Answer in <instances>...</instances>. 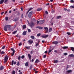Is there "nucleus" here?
Returning a JSON list of instances; mask_svg holds the SVG:
<instances>
[{"instance_id": "1", "label": "nucleus", "mask_w": 74, "mask_h": 74, "mask_svg": "<svg viewBox=\"0 0 74 74\" xmlns=\"http://www.w3.org/2000/svg\"><path fill=\"white\" fill-rule=\"evenodd\" d=\"M45 22L44 20H40L39 21H37V24H42Z\"/></svg>"}, {"instance_id": "2", "label": "nucleus", "mask_w": 74, "mask_h": 74, "mask_svg": "<svg viewBox=\"0 0 74 74\" xmlns=\"http://www.w3.org/2000/svg\"><path fill=\"white\" fill-rule=\"evenodd\" d=\"M11 26L10 25H5L4 27V29L5 31H7V28H10L11 27Z\"/></svg>"}, {"instance_id": "3", "label": "nucleus", "mask_w": 74, "mask_h": 74, "mask_svg": "<svg viewBox=\"0 0 74 74\" xmlns=\"http://www.w3.org/2000/svg\"><path fill=\"white\" fill-rule=\"evenodd\" d=\"M9 57L8 56L6 55L5 57L4 58V63H5L7 62L8 60V59Z\"/></svg>"}, {"instance_id": "4", "label": "nucleus", "mask_w": 74, "mask_h": 74, "mask_svg": "<svg viewBox=\"0 0 74 74\" xmlns=\"http://www.w3.org/2000/svg\"><path fill=\"white\" fill-rule=\"evenodd\" d=\"M34 23L32 21H31V23H30V24H29V26L31 27L32 28V27L34 26Z\"/></svg>"}, {"instance_id": "5", "label": "nucleus", "mask_w": 74, "mask_h": 74, "mask_svg": "<svg viewBox=\"0 0 74 74\" xmlns=\"http://www.w3.org/2000/svg\"><path fill=\"white\" fill-rule=\"evenodd\" d=\"M33 11H31L29 12V14H28V17L29 18H30L31 17V16H32V14L33 13Z\"/></svg>"}, {"instance_id": "6", "label": "nucleus", "mask_w": 74, "mask_h": 74, "mask_svg": "<svg viewBox=\"0 0 74 74\" xmlns=\"http://www.w3.org/2000/svg\"><path fill=\"white\" fill-rule=\"evenodd\" d=\"M49 35H42V36H41V37L42 38H46L47 37H48L49 36Z\"/></svg>"}, {"instance_id": "7", "label": "nucleus", "mask_w": 74, "mask_h": 74, "mask_svg": "<svg viewBox=\"0 0 74 74\" xmlns=\"http://www.w3.org/2000/svg\"><path fill=\"white\" fill-rule=\"evenodd\" d=\"M12 63L11 64V65L12 66H13V64L14 65H15L16 64V62H14V60H12Z\"/></svg>"}, {"instance_id": "8", "label": "nucleus", "mask_w": 74, "mask_h": 74, "mask_svg": "<svg viewBox=\"0 0 74 74\" xmlns=\"http://www.w3.org/2000/svg\"><path fill=\"white\" fill-rule=\"evenodd\" d=\"M28 58H29V60H30V62H31V60L32 58V55H30L29 54H28Z\"/></svg>"}, {"instance_id": "9", "label": "nucleus", "mask_w": 74, "mask_h": 74, "mask_svg": "<svg viewBox=\"0 0 74 74\" xmlns=\"http://www.w3.org/2000/svg\"><path fill=\"white\" fill-rule=\"evenodd\" d=\"M58 43L59 42L57 41H55L52 42V44L55 45H56V44H58Z\"/></svg>"}, {"instance_id": "10", "label": "nucleus", "mask_w": 74, "mask_h": 74, "mask_svg": "<svg viewBox=\"0 0 74 74\" xmlns=\"http://www.w3.org/2000/svg\"><path fill=\"white\" fill-rule=\"evenodd\" d=\"M72 72V71L71 70H67L66 71V73L68 74H69V73H71Z\"/></svg>"}, {"instance_id": "11", "label": "nucleus", "mask_w": 74, "mask_h": 74, "mask_svg": "<svg viewBox=\"0 0 74 74\" xmlns=\"http://www.w3.org/2000/svg\"><path fill=\"white\" fill-rule=\"evenodd\" d=\"M1 50H0V55L1 54V55H4L5 53V52L3 51H2L1 52Z\"/></svg>"}, {"instance_id": "12", "label": "nucleus", "mask_w": 74, "mask_h": 74, "mask_svg": "<svg viewBox=\"0 0 74 74\" xmlns=\"http://www.w3.org/2000/svg\"><path fill=\"white\" fill-rule=\"evenodd\" d=\"M45 31L46 32V33H47L48 32V28L47 27H44V28Z\"/></svg>"}, {"instance_id": "13", "label": "nucleus", "mask_w": 74, "mask_h": 74, "mask_svg": "<svg viewBox=\"0 0 74 74\" xmlns=\"http://www.w3.org/2000/svg\"><path fill=\"white\" fill-rule=\"evenodd\" d=\"M28 42H29V44H32L33 42V41L32 40H29Z\"/></svg>"}, {"instance_id": "14", "label": "nucleus", "mask_w": 74, "mask_h": 74, "mask_svg": "<svg viewBox=\"0 0 74 74\" xmlns=\"http://www.w3.org/2000/svg\"><path fill=\"white\" fill-rule=\"evenodd\" d=\"M4 69V67L3 66H1L0 67V70L1 71L2 70H3Z\"/></svg>"}, {"instance_id": "15", "label": "nucleus", "mask_w": 74, "mask_h": 74, "mask_svg": "<svg viewBox=\"0 0 74 74\" xmlns=\"http://www.w3.org/2000/svg\"><path fill=\"white\" fill-rule=\"evenodd\" d=\"M68 47L67 46H64L62 47V48L63 49H67V48H68Z\"/></svg>"}, {"instance_id": "16", "label": "nucleus", "mask_w": 74, "mask_h": 74, "mask_svg": "<svg viewBox=\"0 0 74 74\" xmlns=\"http://www.w3.org/2000/svg\"><path fill=\"white\" fill-rule=\"evenodd\" d=\"M69 56L71 58H74V55L73 54H71L69 55Z\"/></svg>"}, {"instance_id": "17", "label": "nucleus", "mask_w": 74, "mask_h": 74, "mask_svg": "<svg viewBox=\"0 0 74 74\" xmlns=\"http://www.w3.org/2000/svg\"><path fill=\"white\" fill-rule=\"evenodd\" d=\"M70 48L71 51H73V52H74V47H71Z\"/></svg>"}, {"instance_id": "18", "label": "nucleus", "mask_w": 74, "mask_h": 74, "mask_svg": "<svg viewBox=\"0 0 74 74\" xmlns=\"http://www.w3.org/2000/svg\"><path fill=\"white\" fill-rule=\"evenodd\" d=\"M40 62V61L38 59L36 60L35 61V63H38Z\"/></svg>"}, {"instance_id": "19", "label": "nucleus", "mask_w": 74, "mask_h": 74, "mask_svg": "<svg viewBox=\"0 0 74 74\" xmlns=\"http://www.w3.org/2000/svg\"><path fill=\"white\" fill-rule=\"evenodd\" d=\"M5 0H1L0 1V4H3L4 1Z\"/></svg>"}, {"instance_id": "20", "label": "nucleus", "mask_w": 74, "mask_h": 74, "mask_svg": "<svg viewBox=\"0 0 74 74\" xmlns=\"http://www.w3.org/2000/svg\"><path fill=\"white\" fill-rule=\"evenodd\" d=\"M26 31H24L23 33V35H25L26 34Z\"/></svg>"}, {"instance_id": "21", "label": "nucleus", "mask_w": 74, "mask_h": 74, "mask_svg": "<svg viewBox=\"0 0 74 74\" xmlns=\"http://www.w3.org/2000/svg\"><path fill=\"white\" fill-rule=\"evenodd\" d=\"M61 17V16H57L56 17L57 19H60V18Z\"/></svg>"}, {"instance_id": "22", "label": "nucleus", "mask_w": 74, "mask_h": 74, "mask_svg": "<svg viewBox=\"0 0 74 74\" xmlns=\"http://www.w3.org/2000/svg\"><path fill=\"white\" fill-rule=\"evenodd\" d=\"M36 28H38L40 29H42L43 27H36Z\"/></svg>"}, {"instance_id": "23", "label": "nucleus", "mask_w": 74, "mask_h": 74, "mask_svg": "<svg viewBox=\"0 0 74 74\" xmlns=\"http://www.w3.org/2000/svg\"><path fill=\"white\" fill-rule=\"evenodd\" d=\"M58 62V61L57 60H55L54 62V63L55 64H56Z\"/></svg>"}, {"instance_id": "24", "label": "nucleus", "mask_w": 74, "mask_h": 74, "mask_svg": "<svg viewBox=\"0 0 74 74\" xmlns=\"http://www.w3.org/2000/svg\"><path fill=\"white\" fill-rule=\"evenodd\" d=\"M11 50L12 51H13V53H15V50H14V49L13 48H11Z\"/></svg>"}, {"instance_id": "25", "label": "nucleus", "mask_w": 74, "mask_h": 74, "mask_svg": "<svg viewBox=\"0 0 74 74\" xmlns=\"http://www.w3.org/2000/svg\"><path fill=\"white\" fill-rule=\"evenodd\" d=\"M23 29H25L26 28V26L25 25H24L23 26Z\"/></svg>"}, {"instance_id": "26", "label": "nucleus", "mask_w": 74, "mask_h": 74, "mask_svg": "<svg viewBox=\"0 0 74 74\" xmlns=\"http://www.w3.org/2000/svg\"><path fill=\"white\" fill-rule=\"evenodd\" d=\"M31 38L33 39H35V37L33 36H31Z\"/></svg>"}, {"instance_id": "27", "label": "nucleus", "mask_w": 74, "mask_h": 74, "mask_svg": "<svg viewBox=\"0 0 74 74\" xmlns=\"http://www.w3.org/2000/svg\"><path fill=\"white\" fill-rule=\"evenodd\" d=\"M28 62H26L25 63V65L26 66H28Z\"/></svg>"}, {"instance_id": "28", "label": "nucleus", "mask_w": 74, "mask_h": 74, "mask_svg": "<svg viewBox=\"0 0 74 74\" xmlns=\"http://www.w3.org/2000/svg\"><path fill=\"white\" fill-rule=\"evenodd\" d=\"M42 10V8H38L37 10V11H40V10Z\"/></svg>"}, {"instance_id": "29", "label": "nucleus", "mask_w": 74, "mask_h": 74, "mask_svg": "<svg viewBox=\"0 0 74 74\" xmlns=\"http://www.w3.org/2000/svg\"><path fill=\"white\" fill-rule=\"evenodd\" d=\"M67 66V67H66V70H68V68H69L70 66H69V65H67V66Z\"/></svg>"}, {"instance_id": "30", "label": "nucleus", "mask_w": 74, "mask_h": 74, "mask_svg": "<svg viewBox=\"0 0 74 74\" xmlns=\"http://www.w3.org/2000/svg\"><path fill=\"white\" fill-rule=\"evenodd\" d=\"M52 51V50H49V51L48 52V54H49L50 52H51V51Z\"/></svg>"}, {"instance_id": "31", "label": "nucleus", "mask_w": 74, "mask_h": 74, "mask_svg": "<svg viewBox=\"0 0 74 74\" xmlns=\"http://www.w3.org/2000/svg\"><path fill=\"white\" fill-rule=\"evenodd\" d=\"M32 65H31V66H30V67H29V69L32 70Z\"/></svg>"}, {"instance_id": "32", "label": "nucleus", "mask_w": 74, "mask_h": 74, "mask_svg": "<svg viewBox=\"0 0 74 74\" xmlns=\"http://www.w3.org/2000/svg\"><path fill=\"white\" fill-rule=\"evenodd\" d=\"M18 19H18V18H15V19H14V21H18Z\"/></svg>"}, {"instance_id": "33", "label": "nucleus", "mask_w": 74, "mask_h": 74, "mask_svg": "<svg viewBox=\"0 0 74 74\" xmlns=\"http://www.w3.org/2000/svg\"><path fill=\"white\" fill-rule=\"evenodd\" d=\"M21 57L20 56H18V60L20 61L21 60Z\"/></svg>"}, {"instance_id": "34", "label": "nucleus", "mask_w": 74, "mask_h": 74, "mask_svg": "<svg viewBox=\"0 0 74 74\" xmlns=\"http://www.w3.org/2000/svg\"><path fill=\"white\" fill-rule=\"evenodd\" d=\"M52 30V28H50L49 30V32H51V31Z\"/></svg>"}, {"instance_id": "35", "label": "nucleus", "mask_w": 74, "mask_h": 74, "mask_svg": "<svg viewBox=\"0 0 74 74\" xmlns=\"http://www.w3.org/2000/svg\"><path fill=\"white\" fill-rule=\"evenodd\" d=\"M25 47L26 48H27V49H30V46H28V47L25 46Z\"/></svg>"}, {"instance_id": "36", "label": "nucleus", "mask_w": 74, "mask_h": 74, "mask_svg": "<svg viewBox=\"0 0 74 74\" xmlns=\"http://www.w3.org/2000/svg\"><path fill=\"white\" fill-rule=\"evenodd\" d=\"M24 58H25L24 56V55L22 56H21V59H24Z\"/></svg>"}, {"instance_id": "37", "label": "nucleus", "mask_w": 74, "mask_h": 74, "mask_svg": "<svg viewBox=\"0 0 74 74\" xmlns=\"http://www.w3.org/2000/svg\"><path fill=\"white\" fill-rule=\"evenodd\" d=\"M34 52V51H31V52L30 53H31V55H32V54H33V52Z\"/></svg>"}, {"instance_id": "38", "label": "nucleus", "mask_w": 74, "mask_h": 74, "mask_svg": "<svg viewBox=\"0 0 74 74\" xmlns=\"http://www.w3.org/2000/svg\"><path fill=\"white\" fill-rule=\"evenodd\" d=\"M15 73H16L15 71H13L12 73V74H15Z\"/></svg>"}, {"instance_id": "39", "label": "nucleus", "mask_w": 74, "mask_h": 74, "mask_svg": "<svg viewBox=\"0 0 74 74\" xmlns=\"http://www.w3.org/2000/svg\"><path fill=\"white\" fill-rule=\"evenodd\" d=\"M17 32V31L16 30V31L13 32V34H16Z\"/></svg>"}, {"instance_id": "40", "label": "nucleus", "mask_w": 74, "mask_h": 74, "mask_svg": "<svg viewBox=\"0 0 74 74\" xmlns=\"http://www.w3.org/2000/svg\"><path fill=\"white\" fill-rule=\"evenodd\" d=\"M40 35H41V34L40 33H39V34H37V36H38V37H39L40 36Z\"/></svg>"}, {"instance_id": "41", "label": "nucleus", "mask_w": 74, "mask_h": 74, "mask_svg": "<svg viewBox=\"0 0 74 74\" xmlns=\"http://www.w3.org/2000/svg\"><path fill=\"white\" fill-rule=\"evenodd\" d=\"M66 34H68L69 35H71V33L70 32H67Z\"/></svg>"}, {"instance_id": "42", "label": "nucleus", "mask_w": 74, "mask_h": 74, "mask_svg": "<svg viewBox=\"0 0 74 74\" xmlns=\"http://www.w3.org/2000/svg\"><path fill=\"white\" fill-rule=\"evenodd\" d=\"M64 55H65V56H66V55H68V53H64Z\"/></svg>"}, {"instance_id": "43", "label": "nucleus", "mask_w": 74, "mask_h": 74, "mask_svg": "<svg viewBox=\"0 0 74 74\" xmlns=\"http://www.w3.org/2000/svg\"><path fill=\"white\" fill-rule=\"evenodd\" d=\"M22 44V43L21 42H20L18 44V46H21V45Z\"/></svg>"}, {"instance_id": "44", "label": "nucleus", "mask_w": 74, "mask_h": 74, "mask_svg": "<svg viewBox=\"0 0 74 74\" xmlns=\"http://www.w3.org/2000/svg\"><path fill=\"white\" fill-rule=\"evenodd\" d=\"M33 9V8H31L29 10H28V11L29 12L31 10H32V9Z\"/></svg>"}, {"instance_id": "45", "label": "nucleus", "mask_w": 74, "mask_h": 74, "mask_svg": "<svg viewBox=\"0 0 74 74\" xmlns=\"http://www.w3.org/2000/svg\"><path fill=\"white\" fill-rule=\"evenodd\" d=\"M70 1L72 3H74V1L73 0H71Z\"/></svg>"}, {"instance_id": "46", "label": "nucleus", "mask_w": 74, "mask_h": 74, "mask_svg": "<svg viewBox=\"0 0 74 74\" xmlns=\"http://www.w3.org/2000/svg\"><path fill=\"white\" fill-rule=\"evenodd\" d=\"M39 45V43H37L36 44V45H35V46H36V47H37V46H38Z\"/></svg>"}, {"instance_id": "47", "label": "nucleus", "mask_w": 74, "mask_h": 74, "mask_svg": "<svg viewBox=\"0 0 74 74\" xmlns=\"http://www.w3.org/2000/svg\"><path fill=\"white\" fill-rule=\"evenodd\" d=\"M34 59L33 58V59H32V60H31V62H34Z\"/></svg>"}, {"instance_id": "48", "label": "nucleus", "mask_w": 74, "mask_h": 74, "mask_svg": "<svg viewBox=\"0 0 74 74\" xmlns=\"http://www.w3.org/2000/svg\"><path fill=\"white\" fill-rule=\"evenodd\" d=\"M8 17H5V20L6 21L8 20Z\"/></svg>"}, {"instance_id": "49", "label": "nucleus", "mask_w": 74, "mask_h": 74, "mask_svg": "<svg viewBox=\"0 0 74 74\" xmlns=\"http://www.w3.org/2000/svg\"><path fill=\"white\" fill-rule=\"evenodd\" d=\"M5 48V46H3V47L2 48V49H4V48Z\"/></svg>"}, {"instance_id": "50", "label": "nucleus", "mask_w": 74, "mask_h": 74, "mask_svg": "<svg viewBox=\"0 0 74 74\" xmlns=\"http://www.w3.org/2000/svg\"><path fill=\"white\" fill-rule=\"evenodd\" d=\"M46 57V55H45L43 56V58H45Z\"/></svg>"}, {"instance_id": "51", "label": "nucleus", "mask_w": 74, "mask_h": 74, "mask_svg": "<svg viewBox=\"0 0 74 74\" xmlns=\"http://www.w3.org/2000/svg\"><path fill=\"white\" fill-rule=\"evenodd\" d=\"M28 32H31V30L29 29H28Z\"/></svg>"}, {"instance_id": "52", "label": "nucleus", "mask_w": 74, "mask_h": 74, "mask_svg": "<svg viewBox=\"0 0 74 74\" xmlns=\"http://www.w3.org/2000/svg\"><path fill=\"white\" fill-rule=\"evenodd\" d=\"M45 13L46 14H48V12L47 11H45Z\"/></svg>"}, {"instance_id": "53", "label": "nucleus", "mask_w": 74, "mask_h": 74, "mask_svg": "<svg viewBox=\"0 0 74 74\" xmlns=\"http://www.w3.org/2000/svg\"><path fill=\"white\" fill-rule=\"evenodd\" d=\"M70 8H74V6H70Z\"/></svg>"}, {"instance_id": "54", "label": "nucleus", "mask_w": 74, "mask_h": 74, "mask_svg": "<svg viewBox=\"0 0 74 74\" xmlns=\"http://www.w3.org/2000/svg\"><path fill=\"white\" fill-rule=\"evenodd\" d=\"M14 53H13V52L12 53V55H11L12 56H13L14 55Z\"/></svg>"}, {"instance_id": "55", "label": "nucleus", "mask_w": 74, "mask_h": 74, "mask_svg": "<svg viewBox=\"0 0 74 74\" xmlns=\"http://www.w3.org/2000/svg\"><path fill=\"white\" fill-rule=\"evenodd\" d=\"M9 0H5L4 3H5L6 2H7Z\"/></svg>"}, {"instance_id": "56", "label": "nucleus", "mask_w": 74, "mask_h": 74, "mask_svg": "<svg viewBox=\"0 0 74 74\" xmlns=\"http://www.w3.org/2000/svg\"><path fill=\"white\" fill-rule=\"evenodd\" d=\"M17 65L18 66H19V62H18V63H17Z\"/></svg>"}, {"instance_id": "57", "label": "nucleus", "mask_w": 74, "mask_h": 74, "mask_svg": "<svg viewBox=\"0 0 74 74\" xmlns=\"http://www.w3.org/2000/svg\"><path fill=\"white\" fill-rule=\"evenodd\" d=\"M23 14H21V18H23Z\"/></svg>"}, {"instance_id": "58", "label": "nucleus", "mask_w": 74, "mask_h": 74, "mask_svg": "<svg viewBox=\"0 0 74 74\" xmlns=\"http://www.w3.org/2000/svg\"><path fill=\"white\" fill-rule=\"evenodd\" d=\"M47 51H45L44 53H47Z\"/></svg>"}, {"instance_id": "59", "label": "nucleus", "mask_w": 74, "mask_h": 74, "mask_svg": "<svg viewBox=\"0 0 74 74\" xmlns=\"http://www.w3.org/2000/svg\"><path fill=\"white\" fill-rule=\"evenodd\" d=\"M54 52H56V53H57V50H54Z\"/></svg>"}, {"instance_id": "60", "label": "nucleus", "mask_w": 74, "mask_h": 74, "mask_svg": "<svg viewBox=\"0 0 74 74\" xmlns=\"http://www.w3.org/2000/svg\"><path fill=\"white\" fill-rule=\"evenodd\" d=\"M4 12H3L1 13V15H3V14L4 13Z\"/></svg>"}, {"instance_id": "61", "label": "nucleus", "mask_w": 74, "mask_h": 74, "mask_svg": "<svg viewBox=\"0 0 74 74\" xmlns=\"http://www.w3.org/2000/svg\"><path fill=\"white\" fill-rule=\"evenodd\" d=\"M42 43H44V42H45V41L44 40H42Z\"/></svg>"}, {"instance_id": "62", "label": "nucleus", "mask_w": 74, "mask_h": 74, "mask_svg": "<svg viewBox=\"0 0 74 74\" xmlns=\"http://www.w3.org/2000/svg\"><path fill=\"white\" fill-rule=\"evenodd\" d=\"M49 4H50L49 3H48L46 4V5H49Z\"/></svg>"}, {"instance_id": "63", "label": "nucleus", "mask_w": 74, "mask_h": 74, "mask_svg": "<svg viewBox=\"0 0 74 74\" xmlns=\"http://www.w3.org/2000/svg\"><path fill=\"white\" fill-rule=\"evenodd\" d=\"M23 74L22 72H21L20 73H19V74Z\"/></svg>"}, {"instance_id": "64", "label": "nucleus", "mask_w": 74, "mask_h": 74, "mask_svg": "<svg viewBox=\"0 0 74 74\" xmlns=\"http://www.w3.org/2000/svg\"><path fill=\"white\" fill-rule=\"evenodd\" d=\"M16 10V9H14V12Z\"/></svg>"}]
</instances>
